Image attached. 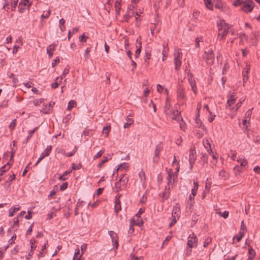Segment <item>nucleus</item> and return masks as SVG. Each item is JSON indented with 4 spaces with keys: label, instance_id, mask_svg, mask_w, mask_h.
<instances>
[{
    "label": "nucleus",
    "instance_id": "nucleus-1",
    "mask_svg": "<svg viewBox=\"0 0 260 260\" xmlns=\"http://www.w3.org/2000/svg\"><path fill=\"white\" fill-rule=\"evenodd\" d=\"M217 25L219 31L218 36H221V40H223L228 32H231V30H229L230 25L226 23L223 19H220L217 22Z\"/></svg>",
    "mask_w": 260,
    "mask_h": 260
},
{
    "label": "nucleus",
    "instance_id": "nucleus-2",
    "mask_svg": "<svg viewBox=\"0 0 260 260\" xmlns=\"http://www.w3.org/2000/svg\"><path fill=\"white\" fill-rule=\"evenodd\" d=\"M214 49L212 47L206 48L203 55V60L208 64H212L214 61Z\"/></svg>",
    "mask_w": 260,
    "mask_h": 260
},
{
    "label": "nucleus",
    "instance_id": "nucleus-3",
    "mask_svg": "<svg viewBox=\"0 0 260 260\" xmlns=\"http://www.w3.org/2000/svg\"><path fill=\"white\" fill-rule=\"evenodd\" d=\"M174 55L175 69L176 70L178 71L180 68L182 63L180 58L182 57V53L181 50L180 49H176Z\"/></svg>",
    "mask_w": 260,
    "mask_h": 260
},
{
    "label": "nucleus",
    "instance_id": "nucleus-4",
    "mask_svg": "<svg viewBox=\"0 0 260 260\" xmlns=\"http://www.w3.org/2000/svg\"><path fill=\"white\" fill-rule=\"evenodd\" d=\"M128 181V177L125 176V175L122 174L121 175L119 180L115 183V187L117 190L116 192L122 190Z\"/></svg>",
    "mask_w": 260,
    "mask_h": 260
},
{
    "label": "nucleus",
    "instance_id": "nucleus-5",
    "mask_svg": "<svg viewBox=\"0 0 260 260\" xmlns=\"http://www.w3.org/2000/svg\"><path fill=\"white\" fill-rule=\"evenodd\" d=\"M254 7V3L251 0H246L241 7L242 11L246 13L251 12Z\"/></svg>",
    "mask_w": 260,
    "mask_h": 260
},
{
    "label": "nucleus",
    "instance_id": "nucleus-6",
    "mask_svg": "<svg viewBox=\"0 0 260 260\" xmlns=\"http://www.w3.org/2000/svg\"><path fill=\"white\" fill-rule=\"evenodd\" d=\"M197 238L194 235V233L189 235L188 238L187 246L190 248L197 246Z\"/></svg>",
    "mask_w": 260,
    "mask_h": 260
},
{
    "label": "nucleus",
    "instance_id": "nucleus-7",
    "mask_svg": "<svg viewBox=\"0 0 260 260\" xmlns=\"http://www.w3.org/2000/svg\"><path fill=\"white\" fill-rule=\"evenodd\" d=\"M31 3L29 0H22L18 5V9L20 12L22 13L27 8L29 9Z\"/></svg>",
    "mask_w": 260,
    "mask_h": 260
},
{
    "label": "nucleus",
    "instance_id": "nucleus-8",
    "mask_svg": "<svg viewBox=\"0 0 260 260\" xmlns=\"http://www.w3.org/2000/svg\"><path fill=\"white\" fill-rule=\"evenodd\" d=\"M171 105L168 99L166 100V105L164 107V112L168 117L172 116V113L174 111L171 108Z\"/></svg>",
    "mask_w": 260,
    "mask_h": 260
},
{
    "label": "nucleus",
    "instance_id": "nucleus-9",
    "mask_svg": "<svg viewBox=\"0 0 260 260\" xmlns=\"http://www.w3.org/2000/svg\"><path fill=\"white\" fill-rule=\"evenodd\" d=\"M162 150V147L160 143L157 145L156 146L155 151H154V155L153 157V161L154 163H157L159 159V155L160 152Z\"/></svg>",
    "mask_w": 260,
    "mask_h": 260
},
{
    "label": "nucleus",
    "instance_id": "nucleus-10",
    "mask_svg": "<svg viewBox=\"0 0 260 260\" xmlns=\"http://www.w3.org/2000/svg\"><path fill=\"white\" fill-rule=\"evenodd\" d=\"M110 236L112 239L113 247L117 249L118 246V236L116 233L113 231L109 232Z\"/></svg>",
    "mask_w": 260,
    "mask_h": 260
},
{
    "label": "nucleus",
    "instance_id": "nucleus-11",
    "mask_svg": "<svg viewBox=\"0 0 260 260\" xmlns=\"http://www.w3.org/2000/svg\"><path fill=\"white\" fill-rule=\"evenodd\" d=\"M141 37L139 36V38L137 39L136 40V47L137 50L135 51V57L136 58H138L139 56V55L140 54L141 51V47H142V44H141Z\"/></svg>",
    "mask_w": 260,
    "mask_h": 260
},
{
    "label": "nucleus",
    "instance_id": "nucleus-12",
    "mask_svg": "<svg viewBox=\"0 0 260 260\" xmlns=\"http://www.w3.org/2000/svg\"><path fill=\"white\" fill-rule=\"evenodd\" d=\"M188 79L189 83L191 86V90L193 91V92L196 94L197 92V86H196V83L194 79L193 78L192 75H188Z\"/></svg>",
    "mask_w": 260,
    "mask_h": 260
},
{
    "label": "nucleus",
    "instance_id": "nucleus-13",
    "mask_svg": "<svg viewBox=\"0 0 260 260\" xmlns=\"http://www.w3.org/2000/svg\"><path fill=\"white\" fill-rule=\"evenodd\" d=\"M169 117L172 118L173 120H176L177 122L183 121V119L180 115V112H178L177 110H174L172 113V116Z\"/></svg>",
    "mask_w": 260,
    "mask_h": 260
},
{
    "label": "nucleus",
    "instance_id": "nucleus-14",
    "mask_svg": "<svg viewBox=\"0 0 260 260\" xmlns=\"http://www.w3.org/2000/svg\"><path fill=\"white\" fill-rule=\"evenodd\" d=\"M120 195H117L115 197L114 210L115 212L117 213L121 210V204L119 198Z\"/></svg>",
    "mask_w": 260,
    "mask_h": 260
},
{
    "label": "nucleus",
    "instance_id": "nucleus-15",
    "mask_svg": "<svg viewBox=\"0 0 260 260\" xmlns=\"http://www.w3.org/2000/svg\"><path fill=\"white\" fill-rule=\"evenodd\" d=\"M56 44H52L49 45L47 48V53L49 57L51 58L53 56V51L56 49Z\"/></svg>",
    "mask_w": 260,
    "mask_h": 260
},
{
    "label": "nucleus",
    "instance_id": "nucleus-16",
    "mask_svg": "<svg viewBox=\"0 0 260 260\" xmlns=\"http://www.w3.org/2000/svg\"><path fill=\"white\" fill-rule=\"evenodd\" d=\"M12 165L9 162H7L5 165L0 168V175L2 176L3 173L6 172L11 167Z\"/></svg>",
    "mask_w": 260,
    "mask_h": 260
},
{
    "label": "nucleus",
    "instance_id": "nucleus-17",
    "mask_svg": "<svg viewBox=\"0 0 260 260\" xmlns=\"http://www.w3.org/2000/svg\"><path fill=\"white\" fill-rule=\"evenodd\" d=\"M178 98L179 100L183 99L185 98L184 89L182 87H179L177 91Z\"/></svg>",
    "mask_w": 260,
    "mask_h": 260
},
{
    "label": "nucleus",
    "instance_id": "nucleus-18",
    "mask_svg": "<svg viewBox=\"0 0 260 260\" xmlns=\"http://www.w3.org/2000/svg\"><path fill=\"white\" fill-rule=\"evenodd\" d=\"M236 98L233 95H231L230 99H229L227 101V105L226 107H230L233 105L236 101Z\"/></svg>",
    "mask_w": 260,
    "mask_h": 260
},
{
    "label": "nucleus",
    "instance_id": "nucleus-19",
    "mask_svg": "<svg viewBox=\"0 0 260 260\" xmlns=\"http://www.w3.org/2000/svg\"><path fill=\"white\" fill-rule=\"evenodd\" d=\"M20 209V207L18 206V207H13L10 209L9 211V216L10 217H12L14 215V213L16 211L19 210Z\"/></svg>",
    "mask_w": 260,
    "mask_h": 260
},
{
    "label": "nucleus",
    "instance_id": "nucleus-20",
    "mask_svg": "<svg viewBox=\"0 0 260 260\" xmlns=\"http://www.w3.org/2000/svg\"><path fill=\"white\" fill-rule=\"evenodd\" d=\"M242 167L238 165L236 166L233 169V171L236 176L239 175L240 173L242 172Z\"/></svg>",
    "mask_w": 260,
    "mask_h": 260
},
{
    "label": "nucleus",
    "instance_id": "nucleus-21",
    "mask_svg": "<svg viewBox=\"0 0 260 260\" xmlns=\"http://www.w3.org/2000/svg\"><path fill=\"white\" fill-rule=\"evenodd\" d=\"M77 105V103L74 100L70 101L68 105L67 110H71L73 108L75 107Z\"/></svg>",
    "mask_w": 260,
    "mask_h": 260
},
{
    "label": "nucleus",
    "instance_id": "nucleus-22",
    "mask_svg": "<svg viewBox=\"0 0 260 260\" xmlns=\"http://www.w3.org/2000/svg\"><path fill=\"white\" fill-rule=\"evenodd\" d=\"M205 2V4L206 6V7L211 10H213V4L211 2V0H204Z\"/></svg>",
    "mask_w": 260,
    "mask_h": 260
},
{
    "label": "nucleus",
    "instance_id": "nucleus-23",
    "mask_svg": "<svg viewBox=\"0 0 260 260\" xmlns=\"http://www.w3.org/2000/svg\"><path fill=\"white\" fill-rule=\"evenodd\" d=\"M126 120H127V122L125 123L123 125V127L125 128L128 127L134 122V120L132 118H128V117Z\"/></svg>",
    "mask_w": 260,
    "mask_h": 260
},
{
    "label": "nucleus",
    "instance_id": "nucleus-24",
    "mask_svg": "<svg viewBox=\"0 0 260 260\" xmlns=\"http://www.w3.org/2000/svg\"><path fill=\"white\" fill-rule=\"evenodd\" d=\"M139 176L141 181L142 182H144V181L146 179L145 174L142 169H141V170L139 172Z\"/></svg>",
    "mask_w": 260,
    "mask_h": 260
},
{
    "label": "nucleus",
    "instance_id": "nucleus-25",
    "mask_svg": "<svg viewBox=\"0 0 260 260\" xmlns=\"http://www.w3.org/2000/svg\"><path fill=\"white\" fill-rule=\"evenodd\" d=\"M132 222L134 223V224L137 225L138 226H141L143 224V222L141 219L140 218H137V221L133 219L132 220Z\"/></svg>",
    "mask_w": 260,
    "mask_h": 260
},
{
    "label": "nucleus",
    "instance_id": "nucleus-26",
    "mask_svg": "<svg viewBox=\"0 0 260 260\" xmlns=\"http://www.w3.org/2000/svg\"><path fill=\"white\" fill-rule=\"evenodd\" d=\"M151 53L149 52H146L145 55L144 56V61L147 63V64H149V60L151 58Z\"/></svg>",
    "mask_w": 260,
    "mask_h": 260
},
{
    "label": "nucleus",
    "instance_id": "nucleus-27",
    "mask_svg": "<svg viewBox=\"0 0 260 260\" xmlns=\"http://www.w3.org/2000/svg\"><path fill=\"white\" fill-rule=\"evenodd\" d=\"M79 254H80L79 249H76V251H75V253L73 259L80 260V257H81L82 254L81 255H79Z\"/></svg>",
    "mask_w": 260,
    "mask_h": 260
},
{
    "label": "nucleus",
    "instance_id": "nucleus-28",
    "mask_svg": "<svg viewBox=\"0 0 260 260\" xmlns=\"http://www.w3.org/2000/svg\"><path fill=\"white\" fill-rule=\"evenodd\" d=\"M52 150V147L51 146H48L45 149V150L44 151L43 153L46 156H48Z\"/></svg>",
    "mask_w": 260,
    "mask_h": 260
},
{
    "label": "nucleus",
    "instance_id": "nucleus-29",
    "mask_svg": "<svg viewBox=\"0 0 260 260\" xmlns=\"http://www.w3.org/2000/svg\"><path fill=\"white\" fill-rule=\"evenodd\" d=\"M239 234H240V236H237V235H235L234 236V237L233 238V240L234 239H236L237 242H240L241 240V239L242 238V237L244 236L245 235V232H239Z\"/></svg>",
    "mask_w": 260,
    "mask_h": 260
},
{
    "label": "nucleus",
    "instance_id": "nucleus-30",
    "mask_svg": "<svg viewBox=\"0 0 260 260\" xmlns=\"http://www.w3.org/2000/svg\"><path fill=\"white\" fill-rule=\"evenodd\" d=\"M111 129V127L110 125L104 126L103 129V133L106 134V136L107 137L109 135L110 131Z\"/></svg>",
    "mask_w": 260,
    "mask_h": 260
},
{
    "label": "nucleus",
    "instance_id": "nucleus-31",
    "mask_svg": "<svg viewBox=\"0 0 260 260\" xmlns=\"http://www.w3.org/2000/svg\"><path fill=\"white\" fill-rule=\"evenodd\" d=\"M193 150H191L190 154L189 155V162L191 165L194 162V160H195V157L193 155Z\"/></svg>",
    "mask_w": 260,
    "mask_h": 260
},
{
    "label": "nucleus",
    "instance_id": "nucleus-32",
    "mask_svg": "<svg viewBox=\"0 0 260 260\" xmlns=\"http://www.w3.org/2000/svg\"><path fill=\"white\" fill-rule=\"evenodd\" d=\"M172 179H173V178L171 174V170H170L168 172V176L167 177V179L168 180V185L172 183Z\"/></svg>",
    "mask_w": 260,
    "mask_h": 260
},
{
    "label": "nucleus",
    "instance_id": "nucleus-33",
    "mask_svg": "<svg viewBox=\"0 0 260 260\" xmlns=\"http://www.w3.org/2000/svg\"><path fill=\"white\" fill-rule=\"evenodd\" d=\"M34 134V131H29L28 132V135L27 137V138L25 140L23 141V143H26L28 141V140L31 138L32 135Z\"/></svg>",
    "mask_w": 260,
    "mask_h": 260
},
{
    "label": "nucleus",
    "instance_id": "nucleus-34",
    "mask_svg": "<svg viewBox=\"0 0 260 260\" xmlns=\"http://www.w3.org/2000/svg\"><path fill=\"white\" fill-rule=\"evenodd\" d=\"M121 0H116L115 2V7L116 11L121 9Z\"/></svg>",
    "mask_w": 260,
    "mask_h": 260
},
{
    "label": "nucleus",
    "instance_id": "nucleus-35",
    "mask_svg": "<svg viewBox=\"0 0 260 260\" xmlns=\"http://www.w3.org/2000/svg\"><path fill=\"white\" fill-rule=\"evenodd\" d=\"M201 159L202 160L203 162L204 163H207L208 162V156L205 153H202L201 154Z\"/></svg>",
    "mask_w": 260,
    "mask_h": 260
},
{
    "label": "nucleus",
    "instance_id": "nucleus-36",
    "mask_svg": "<svg viewBox=\"0 0 260 260\" xmlns=\"http://www.w3.org/2000/svg\"><path fill=\"white\" fill-rule=\"evenodd\" d=\"M108 160V158L107 157L104 156L103 158L101 160V161L98 164V166L99 168H101L102 165L105 164L106 162H107Z\"/></svg>",
    "mask_w": 260,
    "mask_h": 260
},
{
    "label": "nucleus",
    "instance_id": "nucleus-37",
    "mask_svg": "<svg viewBox=\"0 0 260 260\" xmlns=\"http://www.w3.org/2000/svg\"><path fill=\"white\" fill-rule=\"evenodd\" d=\"M219 176L225 179L227 177V173L225 170H222L219 173Z\"/></svg>",
    "mask_w": 260,
    "mask_h": 260
},
{
    "label": "nucleus",
    "instance_id": "nucleus-38",
    "mask_svg": "<svg viewBox=\"0 0 260 260\" xmlns=\"http://www.w3.org/2000/svg\"><path fill=\"white\" fill-rule=\"evenodd\" d=\"M172 176L173 178V183L176 182L177 181V177H178V173L176 172H171Z\"/></svg>",
    "mask_w": 260,
    "mask_h": 260
},
{
    "label": "nucleus",
    "instance_id": "nucleus-39",
    "mask_svg": "<svg viewBox=\"0 0 260 260\" xmlns=\"http://www.w3.org/2000/svg\"><path fill=\"white\" fill-rule=\"evenodd\" d=\"M247 229L246 226L244 223L243 221H241V227L239 232H244L245 231H246Z\"/></svg>",
    "mask_w": 260,
    "mask_h": 260
},
{
    "label": "nucleus",
    "instance_id": "nucleus-40",
    "mask_svg": "<svg viewBox=\"0 0 260 260\" xmlns=\"http://www.w3.org/2000/svg\"><path fill=\"white\" fill-rule=\"evenodd\" d=\"M196 122L198 127L202 128L203 129H205L206 128L204 125H202V122L199 119H196Z\"/></svg>",
    "mask_w": 260,
    "mask_h": 260
},
{
    "label": "nucleus",
    "instance_id": "nucleus-41",
    "mask_svg": "<svg viewBox=\"0 0 260 260\" xmlns=\"http://www.w3.org/2000/svg\"><path fill=\"white\" fill-rule=\"evenodd\" d=\"M218 214L223 217V218H227L228 216H229V213L228 211H225L224 212H223V213L221 212H219L218 213Z\"/></svg>",
    "mask_w": 260,
    "mask_h": 260
},
{
    "label": "nucleus",
    "instance_id": "nucleus-42",
    "mask_svg": "<svg viewBox=\"0 0 260 260\" xmlns=\"http://www.w3.org/2000/svg\"><path fill=\"white\" fill-rule=\"evenodd\" d=\"M105 151V150H101V151H100L99 152H98L93 157V159H96L98 158H99L100 157H101L102 154L104 153Z\"/></svg>",
    "mask_w": 260,
    "mask_h": 260
},
{
    "label": "nucleus",
    "instance_id": "nucleus-43",
    "mask_svg": "<svg viewBox=\"0 0 260 260\" xmlns=\"http://www.w3.org/2000/svg\"><path fill=\"white\" fill-rule=\"evenodd\" d=\"M248 253L250 256L249 257H252V258H254L255 255V251L252 248H249L248 250Z\"/></svg>",
    "mask_w": 260,
    "mask_h": 260
},
{
    "label": "nucleus",
    "instance_id": "nucleus-44",
    "mask_svg": "<svg viewBox=\"0 0 260 260\" xmlns=\"http://www.w3.org/2000/svg\"><path fill=\"white\" fill-rule=\"evenodd\" d=\"M51 13V10L49 9L48 11L46 12L45 14H43L41 15V19L47 18L49 17Z\"/></svg>",
    "mask_w": 260,
    "mask_h": 260
},
{
    "label": "nucleus",
    "instance_id": "nucleus-45",
    "mask_svg": "<svg viewBox=\"0 0 260 260\" xmlns=\"http://www.w3.org/2000/svg\"><path fill=\"white\" fill-rule=\"evenodd\" d=\"M206 144L208 145L209 147V148L207 149V152L210 155L212 154L213 152L211 147L210 144L209 143V141L207 140H206Z\"/></svg>",
    "mask_w": 260,
    "mask_h": 260
},
{
    "label": "nucleus",
    "instance_id": "nucleus-46",
    "mask_svg": "<svg viewBox=\"0 0 260 260\" xmlns=\"http://www.w3.org/2000/svg\"><path fill=\"white\" fill-rule=\"evenodd\" d=\"M43 101V99H41L40 100L36 99L33 101V103L35 106H39Z\"/></svg>",
    "mask_w": 260,
    "mask_h": 260
},
{
    "label": "nucleus",
    "instance_id": "nucleus-47",
    "mask_svg": "<svg viewBox=\"0 0 260 260\" xmlns=\"http://www.w3.org/2000/svg\"><path fill=\"white\" fill-rule=\"evenodd\" d=\"M81 167V165L80 164L78 165V164H75L73 163L72 165V168L74 170H78V169H80Z\"/></svg>",
    "mask_w": 260,
    "mask_h": 260
},
{
    "label": "nucleus",
    "instance_id": "nucleus-48",
    "mask_svg": "<svg viewBox=\"0 0 260 260\" xmlns=\"http://www.w3.org/2000/svg\"><path fill=\"white\" fill-rule=\"evenodd\" d=\"M36 240L35 239H31L30 240V244L31 245V250H34L36 248L37 246H35V244L36 243Z\"/></svg>",
    "mask_w": 260,
    "mask_h": 260
},
{
    "label": "nucleus",
    "instance_id": "nucleus-49",
    "mask_svg": "<svg viewBox=\"0 0 260 260\" xmlns=\"http://www.w3.org/2000/svg\"><path fill=\"white\" fill-rule=\"evenodd\" d=\"M70 173V172H68V171H66L65 172L63 173V175H61L59 176V179L60 180H65L66 179V178H65V176H67L69 173Z\"/></svg>",
    "mask_w": 260,
    "mask_h": 260
},
{
    "label": "nucleus",
    "instance_id": "nucleus-50",
    "mask_svg": "<svg viewBox=\"0 0 260 260\" xmlns=\"http://www.w3.org/2000/svg\"><path fill=\"white\" fill-rule=\"evenodd\" d=\"M16 119H14L10 123L9 125V127L11 129H13L15 126H16Z\"/></svg>",
    "mask_w": 260,
    "mask_h": 260
},
{
    "label": "nucleus",
    "instance_id": "nucleus-51",
    "mask_svg": "<svg viewBox=\"0 0 260 260\" xmlns=\"http://www.w3.org/2000/svg\"><path fill=\"white\" fill-rule=\"evenodd\" d=\"M60 61L59 57H57L54 60H53V62L52 63V67H54L57 63H59Z\"/></svg>",
    "mask_w": 260,
    "mask_h": 260
},
{
    "label": "nucleus",
    "instance_id": "nucleus-52",
    "mask_svg": "<svg viewBox=\"0 0 260 260\" xmlns=\"http://www.w3.org/2000/svg\"><path fill=\"white\" fill-rule=\"evenodd\" d=\"M87 37H85L84 34L80 36L79 38L80 42H85L86 41Z\"/></svg>",
    "mask_w": 260,
    "mask_h": 260
},
{
    "label": "nucleus",
    "instance_id": "nucleus-53",
    "mask_svg": "<svg viewBox=\"0 0 260 260\" xmlns=\"http://www.w3.org/2000/svg\"><path fill=\"white\" fill-rule=\"evenodd\" d=\"M244 1L241 0H236L234 3V5L236 7L241 6L242 7Z\"/></svg>",
    "mask_w": 260,
    "mask_h": 260
},
{
    "label": "nucleus",
    "instance_id": "nucleus-54",
    "mask_svg": "<svg viewBox=\"0 0 260 260\" xmlns=\"http://www.w3.org/2000/svg\"><path fill=\"white\" fill-rule=\"evenodd\" d=\"M253 109V108H252L251 109H249L247 112H246V115H245V118H247V119H250V116L251 115V113H252V110Z\"/></svg>",
    "mask_w": 260,
    "mask_h": 260
},
{
    "label": "nucleus",
    "instance_id": "nucleus-55",
    "mask_svg": "<svg viewBox=\"0 0 260 260\" xmlns=\"http://www.w3.org/2000/svg\"><path fill=\"white\" fill-rule=\"evenodd\" d=\"M132 17V15L130 14V12H128L126 14L124 15V19L126 22H128V19Z\"/></svg>",
    "mask_w": 260,
    "mask_h": 260
},
{
    "label": "nucleus",
    "instance_id": "nucleus-56",
    "mask_svg": "<svg viewBox=\"0 0 260 260\" xmlns=\"http://www.w3.org/2000/svg\"><path fill=\"white\" fill-rule=\"evenodd\" d=\"M144 212V209L140 208L138 212V213L136 215V217L137 218L140 217V215L142 214Z\"/></svg>",
    "mask_w": 260,
    "mask_h": 260
},
{
    "label": "nucleus",
    "instance_id": "nucleus-57",
    "mask_svg": "<svg viewBox=\"0 0 260 260\" xmlns=\"http://www.w3.org/2000/svg\"><path fill=\"white\" fill-rule=\"evenodd\" d=\"M68 187V183L67 182H64L63 183L61 186H60V190H64V189H66Z\"/></svg>",
    "mask_w": 260,
    "mask_h": 260
},
{
    "label": "nucleus",
    "instance_id": "nucleus-58",
    "mask_svg": "<svg viewBox=\"0 0 260 260\" xmlns=\"http://www.w3.org/2000/svg\"><path fill=\"white\" fill-rule=\"evenodd\" d=\"M215 7L218 9H222V4L220 2H218L215 4Z\"/></svg>",
    "mask_w": 260,
    "mask_h": 260
},
{
    "label": "nucleus",
    "instance_id": "nucleus-59",
    "mask_svg": "<svg viewBox=\"0 0 260 260\" xmlns=\"http://www.w3.org/2000/svg\"><path fill=\"white\" fill-rule=\"evenodd\" d=\"M16 238V234H14L13 235V236L11 237V239L9 240V242L10 244H12L14 243V241Z\"/></svg>",
    "mask_w": 260,
    "mask_h": 260
},
{
    "label": "nucleus",
    "instance_id": "nucleus-60",
    "mask_svg": "<svg viewBox=\"0 0 260 260\" xmlns=\"http://www.w3.org/2000/svg\"><path fill=\"white\" fill-rule=\"evenodd\" d=\"M140 257H136L134 254H131L130 255V259L129 260H140Z\"/></svg>",
    "mask_w": 260,
    "mask_h": 260
},
{
    "label": "nucleus",
    "instance_id": "nucleus-61",
    "mask_svg": "<svg viewBox=\"0 0 260 260\" xmlns=\"http://www.w3.org/2000/svg\"><path fill=\"white\" fill-rule=\"evenodd\" d=\"M18 0H13L12 2V6L15 9L17 5Z\"/></svg>",
    "mask_w": 260,
    "mask_h": 260
},
{
    "label": "nucleus",
    "instance_id": "nucleus-62",
    "mask_svg": "<svg viewBox=\"0 0 260 260\" xmlns=\"http://www.w3.org/2000/svg\"><path fill=\"white\" fill-rule=\"evenodd\" d=\"M59 84V83H58L57 81H56L54 83L52 84L51 87L52 88L55 89L58 87Z\"/></svg>",
    "mask_w": 260,
    "mask_h": 260
},
{
    "label": "nucleus",
    "instance_id": "nucleus-63",
    "mask_svg": "<svg viewBox=\"0 0 260 260\" xmlns=\"http://www.w3.org/2000/svg\"><path fill=\"white\" fill-rule=\"evenodd\" d=\"M128 168V166L126 164H124V165H121L119 166L118 170H122V169H125Z\"/></svg>",
    "mask_w": 260,
    "mask_h": 260
},
{
    "label": "nucleus",
    "instance_id": "nucleus-64",
    "mask_svg": "<svg viewBox=\"0 0 260 260\" xmlns=\"http://www.w3.org/2000/svg\"><path fill=\"white\" fill-rule=\"evenodd\" d=\"M254 171L258 174H260V167L258 166H256L254 167L253 169Z\"/></svg>",
    "mask_w": 260,
    "mask_h": 260
}]
</instances>
